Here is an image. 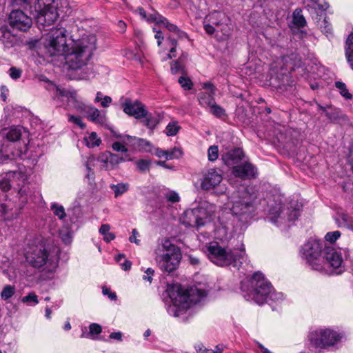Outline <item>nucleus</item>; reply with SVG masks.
<instances>
[{
    "label": "nucleus",
    "mask_w": 353,
    "mask_h": 353,
    "mask_svg": "<svg viewBox=\"0 0 353 353\" xmlns=\"http://www.w3.org/2000/svg\"><path fill=\"white\" fill-rule=\"evenodd\" d=\"M214 95L212 93L208 92L200 93L199 96V103L205 108H210L215 103Z\"/></svg>",
    "instance_id": "obj_30"
},
{
    "label": "nucleus",
    "mask_w": 353,
    "mask_h": 353,
    "mask_svg": "<svg viewBox=\"0 0 353 353\" xmlns=\"http://www.w3.org/2000/svg\"><path fill=\"white\" fill-rule=\"evenodd\" d=\"M164 17L160 15L158 13L150 14L149 16H147V20L149 22H155L157 24H161L162 21L163 20Z\"/></svg>",
    "instance_id": "obj_50"
},
{
    "label": "nucleus",
    "mask_w": 353,
    "mask_h": 353,
    "mask_svg": "<svg viewBox=\"0 0 353 353\" xmlns=\"http://www.w3.org/2000/svg\"><path fill=\"white\" fill-rule=\"evenodd\" d=\"M89 328L91 334H99L101 332V327L97 323L90 324Z\"/></svg>",
    "instance_id": "obj_60"
},
{
    "label": "nucleus",
    "mask_w": 353,
    "mask_h": 353,
    "mask_svg": "<svg viewBox=\"0 0 353 353\" xmlns=\"http://www.w3.org/2000/svg\"><path fill=\"white\" fill-rule=\"evenodd\" d=\"M66 30L63 28H52L46 34L43 47L50 57L64 55L69 48Z\"/></svg>",
    "instance_id": "obj_8"
},
{
    "label": "nucleus",
    "mask_w": 353,
    "mask_h": 353,
    "mask_svg": "<svg viewBox=\"0 0 353 353\" xmlns=\"http://www.w3.org/2000/svg\"><path fill=\"white\" fill-rule=\"evenodd\" d=\"M86 145L88 148H94L99 146L101 143V140L98 137L96 132H92L88 137L84 139Z\"/></svg>",
    "instance_id": "obj_35"
},
{
    "label": "nucleus",
    "mask_w": 353,
    "mask_h": 353,
    "mask_svg": "<svg viewBox=\"0 0 353 353\" xmlns=\"http://www.w3.org/2000/svg\"><path fill=\"white\" fill-rule=\"evenodd\" d=\"M32 301L34 305L39 303L37 296L34 292H30L27 296H25L22 298L23 303H30Z\"/></svg>",
    "instance_id": "obj_53"
},
{
    "label": "nucleus",
    "mask_w": 353,
    "mask_h": 353,
    "mask_svg": "<svg viewBox=\"0 0 353 353\" xmlns=\"http://www.w3.org/2000/svg\"><path fill=\"white\" fill-rule=\"evenodd\" d=\"M208 159L210 161H214L217 159L219 157V149L216 145H212L209 148L208 151Z\"/></svg>",
    "instance_id": "obj_43"
},
{
    "label": "nucleus",
    "mask_w": 353,
    "mask_h": 353,
    "mask_svg": "<svg viewBox=\"0 0 353 353\" xmlns=\"http://www.w3.org/2000/svg\"><path fill=\"white\" fill-rule=\"evenodd\" d=\"M222 179L223 177L221 174L214 169H210L204 175L201 187L204 190H210L218 185Z\"/></svg>",
    "instance_id": "obj_19"
},
{
    "label": "nucleus",
    "mask_w": 353,
    "mask_h": 353,
    "mask_svg": "<svg viewBox=\"0 0 353 353\" xmlns=\"http://www.w3.org/2000/svg\"><path fill=\"white\" fill-rule=\"evenodd\" d=\"M143 119H144L141 122L150 130H153L159 123L157 119L152 114L148 113L147 110L146 115Z\"/></svg>",
    "instance_id": "obj_34"
},
{
    "label": "nucleus",
    "mask_w": 353,
    "mask_h": 353,
    "mask_svg": "<svg viewBox=\"0 0 353 353\" xmlns=\"http://www.w3.org/2000/svg\"><path fill=\"white\" fill-rule=\"evenodd\" d=\"M183 70V65L179 60L176 61L171 65V71L173 74H176L179 72H182Z\"/></svg>",
    "instance_id": "obj_57"
},
{
    "label": "nucleus",
    "mask_w": 353,
    "mask_h": 353,
    "mask_svg": "<svg viewBox=\"0 0 353 353\" xmlns=\"http://www.w3.org/2000/svg\"><path fill=\"white\" fill-rule=\"evenodd\" d=\"M345 56L347 62L353 70V32L349 35L346 41Z\"/></svg>",
    "instance_id": "obj_29"
},
{
    "label": "nucleus",
    "mask_w": 353,
    "mask_h": 353,
    "mask_svg": "<svg viewBox=\"0 0 353 353\" xmlns=\"http://www.w3.org/2000/svg\"><path fill=\"white\" fill-rule=\"evenodd\" d=\"M22 70L16 67H11L9 70L10 77L14 80L19 79L21 76Z\"/></svg>",
    "instance_id": "obj_52"
},
{
    "label": "nucleus",
    "mask_w": 353,
    "mask_h": 353,
    "mask_svg": "<svg viewBox=\"0 0 353 353\" xmlns=\"http://www.w3.org/2000/svg\"><path fill=\"white\" fill-rule=\"evenodd\" d=\"M293 23L299 28H303L306 24V21L302 14V10L300 8H296L293 12Z\"/></svg>",
    "instance_id": "obj_33"
},
{
    "label": "nucleus",
    "mask_w": 353,
    "mask_h": 353,
    "mask_svg": "<svg viewBox=\"0 0 353 353\" xmlns=\"http://www.w3.org/2000/svg\"><path fill=\"white\" fill-rule=\"evenodd\" d=\"M205 210L202 208H194L186 210L181 217V222L186 227L196 228L197 229L203 226L208 217L205 216Z\"/></svg>",
    "instance_id": "obj_15"
},
{
    "label": "nucleus",
    "mask_w": 353,
    "mask_h": 353,
    "mask_svg": "<svg viewBox=\"0 0 353 353\" xmlns=\"http://www.w3.org/2000/svg\"><path fill=\"white\" fill-rule=\"evenodd\" d=\"M103 294L104 295H108L109 299L111 300L117 299V294L114 292H112L110 290L106 287L103 288Z\"/></svg>",
    "instance_id": "obj_62"
},
{
    "label": "nucleus",
    "mask_w": 353,
    "mask_h": 353,
    "mask_svg": "<svg viewBox=\"0 0 353 353\" xmlns=\"http://www.w3.org/2000/svg\"><path fill=\"white\" fill-rule=\"evenodd\" d=\"M334 221L339 228L353 230V219L345 212H337L334 216Z\"/></svg>",
    "instance_id": "obj_25"
},
{
    "label": "nucleus",
    "mask_w": 353,
    "mask_h": 353,
    "mask_svg": "<svg viewBox=\"0 0 353 353\" xmlns=\"http://www.w3.org/2000/svg\"><path fill=\"white\" fill-rule=\"evenodd\" d=\"M283 296L281 292H276L273 289L271 290V293L269 294L268 297V301H272L274 302H279L283 300Z\"/></svg>",
    "instance_id": "obj_47"
},
{
    "label": "nucleus",
    "mask_w": 353,
    "mask_h": 353,
    "mask_svg": "<svg viewBox=\"0 0 353 353\" xmlns=\"http://www.w3.org/2000/svg\"><path fill=\"white\" fill-rule=\"evenodd\" d=\"M207 253L210 260L219 266H232L239 269L246 261L244 248L231 250L214 243L207 248Z\"/></svg>",
    "instance_id": "obj_5"
},
{
    "label": "nucleus",
    "mask_w": 353,
    "mask_h": 353,
    "mask_svg": "<svg viewBox=\"0 0 353 353\" xmlns=\"http://www.w3.org/2000/svg\"><path fill=\"white\" fill-rule=\"evenodd\" d=\"M155 259L160 269L170 273L175 270L181 259L180 249L168 239H163L155 250Z\"/></svg>",
    "instance_id": "obj_7"
},
{
    "label": "nucleus",
    "mask_w": 353,
    "mask_h": 353,
    "mask_svg": "<svg viewBox=\"0 0 353 353\" xmlns=\"http://www.w3.org/2000/svg\"><path fill=\"white\" fill-rule=\"evenodd\" d=\"M15 292L16 288L14 285H6L1 292V298L4 301H7L15 294Z\"/></svg>",
    "instance_id": "obj_37"
},
{
    "label": "nucleus",
    "mask_w": 353,
    "mask_h": 353,
    "mask_svg": "<svg viewBox=\"0 0 353 353\" xmlns=\"http://www.w3.org/2000/svg\"><path fill=\"white\" fill-rule=\"evenodd\" d=\"M154 271L153 269L149 268L145 271V274L143 276V279L144 281H148L149 283H152V276L154 275Z\"/></svg>",
    "instance_id": "obj_59"
},
{
    "label": "nucleus",
    "mask_w": 353,
    "mask_h": 353,
    "mask_svg": "<svg viewBox=\"0 0 353 353\" xmlns=\"http://www.w3.org/2000/svg\"><path fill=\"white\" fill-rule=\"evenodd\" d=\"M112 149L114 151L121 152L123 153H126L128 152V149L126 148V147L119 141L114 142L112 144Z\"/></svg>",
    "instance_id": "obj_58"
},
{
    "label": "nucleus",
    "mask_w": 353,
    "mask_h": 353,
    "mask_svg": "<svg viewBox=\"0 0 353 353\" xmlns=\"http://www.w3.org/2000/svg\"><path fill=\"white\" fill-rule=\"evenodd\" d=\"M37 21L43 26L52 25L60 16L64 17L70 12L66 0H37Z\"/></svg>",
    "instance_id": "obj_4"
},
{
    "label": "nucleus",
    "mask_w": 353,
    "mask_h": 353,
    "mask_svg": "<svg viewBox=\"0 0 353 353\" xmlns=\"http://www.w3.org/2000/svg\"><path fill=\"white\" fill-rule=\"evenodd\" d=\"M172 288L176 292V294L170 292L169 295L172 299L176 301L179 300L180 303L183 304V307H189L192 304H196L199 302L202 298L205 296V293L203 290L197 289L196 288H190V289L184 290L180 285H174Z\"/></svg>",
    "instance_id": "obj_11"
},
{
    "label": "nucleus",
    "mask_w": 353,
    "mask_h": 353,
    "mask_svg": "<svg viewBox=\"0 0 353 353\" xmlns=\"http://www.w3.org/2000/svg\"><path fill=\"white\" fill-rule=\"evenodd\" d=\"M110 226L108 224H103L100 229L99 232L103 236V239L106 242H110L115 238L113 233L110 232Z\"/></svg>",
    "instance_id": "obj_36"
},
{
    "label": "nucleus",
    "mask_w": 353,
    "mask_h": 353,
    "mask_svg": "<svg viewBox=\"0 0 353 353\" xmlns=\"http://www.w3.org/2000/svg\"><path fill=\"white\" fill-rule=\"evenodd\" d=\"M161 25H163L169 31L174 32L179 39L187 38V34L181 30L176 25L171 23L169 21L164 17Z\"/></svg>",
    "instance_id": "obj_28"
},
{
    "label": "nucleus",
    "mask_w": 353,
    "mask_h": 353,
    "mask_svg": "<svg viewBox=\"0 0 353 353\" xmlns=\"http://www.w3.org/2000/svg\"><path fill=\"white\" fill-rule=\"evenodd\" d=\"M203 28L205 30L206 33L208 34H212L216 31V28H214V26L208 22V20L205 19L203 22Z\"/></svg>",
    "instance_id": "obj_56"
},
{
    "label": "nucleus",
    "mask_w": 353,
    "mask_h": 353,
    "mask_svg": "<svg viewBox=\"0 0 353 353\" xmlns=\"http://www.w3.org/2000/svg\"><path fill=\"white\" fill-rule=\"evenodd\" d=\"M166 199L171 203H176L180 201L179 194L174 191H169L165 194Z\"/></svg>",
    "instance_id": "obj_51"
},
{
    "label": "nucleus",
    "mask_w": 353,
    "mask_h": 353,
    "mask_svg": "<svg viewBox=\"0 0 353 353\" xmlns=\"http://www.w3.org/2000/svg\"><path fill=\"white\" fill-rule=\"evenodd\" d=\"M166 41L168 44L171 46L170 52V54H168V57L169 59H172V57H174V55H172L171 54H173L176 51V47L177 45V41L174 38H172L171 37H168Z\"/></svg>",
    "instance_id": "obj_46"
},
{
    "label": "nucleus",
    "mask_w": 353,
    "mask_h": 353,
    "mask_svg": "<svg viewBox=\"0 0 353 353\" xmlns=\"http://www.w3.org/2000/svg\"><path fill=\"white\" fill-rule=\"evenodd\" d=\"M243 157V152L241 148H236L230 150L222 151L221 159L227 165H232L239 163Z\"/></svg>",
    "instance_id": "obj_21"
},
{
    "label": "nucleus",
    "mask_w": 353,
    "mask_h": 353,
    "mask_svg": "<svg viewBox=\"0 0 353 353\" xmlns=\"http://www.w3.org/2000/svg\"><path fill=\"white\" fill-rule=\"evenodd\" d=\"M97 39L94 35L83 36L77 41H72L64 54L65 63L69 68L78 70L85 66L96 49Z\"/></svg>",
    "instance_id": "obj_3"
},
{
    "label": "nucleus",
    "mask_w": 353,
    "mask_h": 353,
    "mask_svg": "<svg viewBox=\"0 0 353 353\" xmlns=\"http://www.w3.org/2000/svg\"><path fill=\"white\" fill-rule=\"evenodd\" d=\"M166 152H167L166 160L179 159L183 154L182 150L180 148H176V147L171 149L170 150H166Z\"/></svg>",
    "instance_id": "obj_39"
},
{
    "label": "nucleus",
    "mask_w": 353,
    "mask_h": 353,
    "mask_svg": "<svg viewBox=\"0 0 353 353\" xmlns=\"http://www.w3.org/2000/svg\"><path fill=\"white\" fill-rule=\"evenodd\" d=\"M68 121L78 125L81 129L85 128V123H84L79 117H74V115L68 116Z\"/></svg>",
    "instance_id": "obj_49"
},
{
    "label": "nucleus",
    "mask_w": 353,
    "mask_h": 353,
    "mask_svg": "<svg viewBox=\"0 0 353 353\" xmlns=\"http://www.w3.org/2000/svg\"><path fill=\"white\" fill-rule=\"evenodd\" d=\"M13 208H10L6 203L0 204V216L3 217L5 219H10L13 218L14 215L18 214V210L15 209L12 212Z\"/></svg>",
    "instance_id": "obj_32"
},
{
    "label": "nucleus",
    "mask_w": 353,
    "mask_h": 353,
    "mask_svg": "<svg viewBox=\"0 0 353 353\" xmlns=\"http://www.w3.org/2000/svg\"><path fill=\"white\" fill-rule=\"evenodd\" d=\"M28 187L23 185L18 191V195L22 204H25L28 201Z\"/></svg>",
    "instance_id": "obj_44"
},
{
    "label": "nucleus",
    "mask_w": 353,
    "mask_h": 353,
    "mask_svg": "<svg viewBox=\"0 0 353 353\" xmlns=\"http://www.w3.org/2000/svg\"><path fill=\"white\" fill-rule=\"evenodd\" d=\"M88 119L97 124H103L106 122L105 114L101 113L97 108L89 106L85 110Z\"/></svg>",
    "instance_id": "obj_24"
},
{
    "label": "nucleus",
    "mask_w": 353,
    "mask_h": 353,
    "mask_svg": "<svg viewBox=\"0 0 353 353\" xmlns=\"http://www.w3.org/2000/svg\"><path fill=\"white\" fill-rule=\"evenodd\" d=\"M25 257L30 265L37 269L52 266L53 263L49 250L42 243L30 245L26 252Z\"/></svg>",
    "instance_id": "obj_9"
},
{
    "label": "nucleus",
    "mask_w": 353,
    "mask_h": 353,
    "mask_svg": "<svg viewBox=\"0 0 353 353\" xmlns=\"http://www.w3.org/2000/svg\"><path fill=\"white\" fill-rule=\"evenodd\" d=\"M9 23L13 28L28 30L32 26V18L19 9L13 10L9 15Z\"/></svg>",
    "instance_id": "obj_16"
},
{
    "label": "nucleus",
    "mask_w": 353,
    "mask_h": 353,
    "mask_svg": "<svg viewBox=\"0 0 353 353\" xmlns=\"http://www.w3.org/2000/svg\"><path fill=\"white\" fill-rule=\"evenodd\" d=\"M321 259H323L322 269L316 270V271L325 274H332L334 271L336 274H341L343 271L342 255L334 248H325L323 250Z\"/></svg>",
    "instance_id": "obj_12"
},
{
    "label": "nucleus",
    "mask_w": 353,
    "mask_h": 353,
    "mask_svg": "<svg viewBox=\"0 0 353 353\" xmlns=\"http://www.w3.org/2000/svg\"><path fill=\"white\" fill-rule=\"evenodd\" d=\"M210 112L216 116V117H221L225 115V110L221 106L214 103L211 107H210Z\"/></svg>",
    "instance_id": "obj_41"
},
{
    "label": "nucleus",
    "mask_w": 353,
    "mask_h": 353,
    "mask_svg": "<svg viewBox=\"0 0 353 353\" xmlns=\"http://www.w3.org/2000/svg\"><path fill=\"white\" fill-rule=\"evenodd\" d=\"M110 188L113 190L114 197L117 198L128 191L130 185L128 183H120L118 184H112L110 185Z\"/></svg>",
    "instance_id": "obj_31"
},
{
    "label": "nucleus",
    "mask_w": 353,
    "mask_h": 353,
    "mask_svg": "<svg viewBox=\"0 0 353 353\" xmlns=\"http://www.w3.org/2000/svg\"><path fill=\"white\" fill-rule=\"evenodd\" d=\"M112 103V99L110 97L105 96L101 101V105L103 108L108 107Z\"/></svg>",
    "instance_id": "obj_63"
},
{
    "label": "nucleus",
    "mask_w": 353,
    "mask_h": 353,
    "mask_svg": "<svg viewBox=\"0 0 353 353\" xmlns=\"http://www.w3.org/2000/svg\"><path fill=\"white\" fill-rule=\"evenodd\" d=\"M125 143L126 144H130L132 146L137 145L140 149H143L145 151H150V143L145 139L132 137L128 135L125 136Z\"/></svg>",
    "instance_id": "obj_26"
},
{
    "label": "nucleus",
    "mask_w": 353,
    "mask_h": 353,
    "mask_svg": "<svg viewBox=\"0 0 353 353\" xmlns=\"http://www.w3.org/2000/svg\"><path fill=\"white\" fill-rule=\"evenodd\" d=\"M106 158H108V152L103 154L98 159V161L102 163L101 168L105 170H112L111 166L109 164V161L105 160Z\"/></svg>",
    "instance_id": "obj_55"
},
{
    "label": "nucleus",
    "mask_w": 353,
    "mask_h": 353,
    "mask_svg": "<svg viewBox=\"0 0 353 353\" xmlns=\"http://www.w3.org/2000/svg\"><path fill=\"white\" fill-rule=\"evenodd\" d=\"M24 129L21 125L6 128L0 132V162L23 158L28 151L27 144L22 141Z\"/></svg>",
    "instance_id": "obj_1"
},
{
    "label": "nucleus",
    "mask_w": 353,
    "mask_h": 353,
    "mask_svg": "<svg viewBox=\"0 0 353 353\" xmlns=\"http://www.w3.org/2000/svg\"><path fill=\"white\" fill-rule=\"evenodd\" d=\"M130 159H131L126 154L120 156L112 152H108V158L105 159L106 161H109V164L110 165L112 170L120 163L125 161H130Z\"/></svg>",
    "instance_id": "obj_27"
},
{
    "label": "nucleus",
    "mask_w": 353,
    "mask_h": 353,
    "mask_svg": "<svg viewBox=\"0 0 353 353\" xmlns=\"http://www.w3.org/2000/svg\"><path fill=\"white\" fill-rule=\"evenodd\" d=\"M301 205L296 201L290 203V206L283 210L281 204H275L269 210V219L275 224L287 221H294L300 215Z\"/></svg>",
    "instance_id": "obj_10"
},
{
    "label": "nucleus",
    "mask_w": 353,
    "mask_h": 353,
    "mask_svg": "<svg viewBox=\"0 0 353 353\" xmlns=\"http://www.w3.org/2000/svg\"><path fill=\"white\" fill-rule=\"evenodd\" d=\"M179 126L175 123H170L166 128L165 133L168 136H174L177 134Z\"/></svg>",
    "instance_id": "obj_42"
},
{
    "label": "nucleus",
    "mask_w": 353,
    "mask_h": 353,
    "mask_svg": "<svg viewBox=\"0 0 353 353\" xmlns=\"http://www.w3.org/2000/svg\"><path fill=\"white\" fill-rule=\"evenodd\" d=\"M335 87L339 90L340 94L346 99H352V95L347 89L346 85L341 81H336Z\"/></svg>",
    "instance_id": "obj_38"
},
{
    "label": "nucleus",
    "mask_w": 353,
    "mask_h": 353,
    "mask_svg": "<svg viewBox=\"0 0 353 353\" xmlns=\"http://www.w3.org/2000/svg\"><path fill=\"white\" fill-rule=\"evenodd\" d=\"M340 236L341 232L336 230L334 232H327L325 236V239L328 242L334 243Z\"/></svg>",
    "instance_id": "obj_48"
},
{
    "label": "nucleus",
    "mask_w": 353,
    "mask_h": 353,
    "mask_svg": "<svg viewBox=\"0 0 353 353\" xmlns=\"http://www.w3.org/2000/svg\"><path fill=\"white\" fill-rule=\"evenodd\" d=\"M24 176L21 172H8L0 179V188L3 192H7L10 189L14 181L20 178H22L23 181Z\"/></svg>",
    "instance_id": "obj_23"
},
{
    "label": "nucleus",
    "mask_w": 353,
    "mask_h": 353,
    "mask_svg": "<svg viewBox=\"0 0 353 353\" xmlns=\"http://www.w3.org/2000/svg\"><path fill=\"white\" fill-rule=\"evenodd\" d=\"M0 41L6 47H11L17 41L15 36L11 33L5 21L0 19Z\"/></svg>",
    "instance_id": "obj_22"
},
{
    "label": "nucleus",
    "mask_w": 353,
    "mask_h": 353,
    "mask_svg": "<svg viewBox=\"0 0 353 353\" xmlns=\"http://www.w3.org/2000/svg\"><path fill=\"white\" fill-rule=\"evenodd\" d=\"M139 232L136 229H133L132 231V235L129 238V241L131 243H134L137 245L140 244V240L138 239Z\"/></svg>",
    "instance_id": "obj_61"
},
{
    "label": "nucleus",
    "mask_w": 353,
    "mask_h": 353,
    "mask_svg": "<svg viewBox=\"0 0 353 353\" xmlns=\"http://www.w3.org/2000/svg\"><path fill=\"white\" fill-rule=\"evenodd\" d=\"M51 210L53 211L54 214L57 216L60 219H62L65 216V210L62 205L53 203L51 205Z\"/></svg>",
    "instance_id": "obj_40"
},
{
    "label": "nucleus",
    "mask_w": 353,
    "mask_h": 353,
    "mask_svg": "<svg viewBox=\"0 0 353 353\" xmlns=\"http://www.w3.org/2000/svg\"><path fill=\"white\" fill-rule=\"evenodd\" d=\"M150 162L145 159H141L137 162V165L139 170L141 172H145L149 170Z\"/></svg>",
    "instance_id": "obj_54"
},
{
    "label": "nucleus",
    "mask_w": 353,
    "mask_h": 353,
    "mask_svg": "<svg viewBox=\"0 0 353 353\" xmlns=\"http://www.w3.org/2000/svg\"><path fill=\"white\" fill-rule=\"evenodd\" d=\"M122 107L125 114L132 116L135 119H140L146 115L145 105L139 101L132 102L130 100H126Z\"/></svg>",
    "instance_id": "obj_18"
},
{
    "label": "nucleus",
    "mask_w": 353,
    "mask_h": 353,
    "mask_svg": "<svg viewBox=\"0 0 353 353\" xmlns=\"http://www.w3.org/2000/svg\"><path fill=\"white\" fill-rule=\"evenodd\" d=\"M232 214L242 222L251 219L257 203V192L252 187L241 185L228 196Z\"/></svg>",
    "instance_id": "obj_2"
},
{
    "label": "nucleus",
    "mask_w": 353,
    "mask_h": 353,
    "mask_svg": "<svg viewBox=\"0 0 353 353\" xmlns=\"http://www.w3.org/2000/svg\"><path fill=\"white\" fill-rule=\"evenodd\" d=\"M178 81H179V83L181 85V87L184 90H190L192 88L193 84H192L191 80L188 77H181L179 79Z\"/></svg>",
    "instance_id": "obj_45"
},
{
    "label": "nucleus",
    "mask_w": 353,
    "mask_h": 353,
    "mask_svg": "<svg viewBox=\"0 0 353 353\" xmlns=\"http://www.w3.org/2000/svg\"><path fill=\"white\" fill-rule=\"evenodd\" d=\"M205 18L208 22H210L216 28L217 32L220 31L224 35L229 34V19L225 13L214 11Z\"/></svg>",
    "instance_id": "obj_17"
},
{
    "label": "nucleus",
    "mask_w": 353,
    "mask_h": 353,
    "mask_svg": "<svg viewBox=\"0 0 353 353\" xmlns=\"http://www.w3.org/2000/svg\"><path fill=\"white\" fill-rule=\"evenodd\" d=\"M14 3L26 9L30 6V0H14Z\"/></svg>",
    "instance_id": "obj_64"
},
{
    "label": "nucleus",
    "mask_w": 353,
    "mask_h": 353,
    "mask_svg": "<svg viewBox=\"0 0 353 353\" xmlns=\"http://www.w3.org/2000/svg\"><path fill=\"white\" fill-rule=\"evenodd\" d=\"M241 288L248 301L261 305L268 301L272 286L261 273L256 272L251 279L242 281Z\"/></svg>",
    "instance_id": "obj_6"
},
{
    "label": "nucleus",
    "mask_w": 353,
    "mask_h": 353,
    "mask_svg": "<svg viewBox=\"0 0 353 353\" xmlns=\"http://www.w3.org/2000/svg\"><path fill=\"white\" fill-rule=\"evenodd\" d=\"M232 172L236 177L248 179L255 177L256 170L252 164L246 162L242 165L234 166Z\"/></svg>",
    "instance_id": "obj_20"
},
{
    "label": "nucleus",
    "mask_w": 353,
    "mask_h": 353,
    "mask_svg": "<svg viewBox=\"0 0 353 353\" xmlns=\"http://www.w3.org/2000/svg\"><path fill=\"white\" fill-rule=\"evenodd\" d=\"M323 250L320 243L314 239L309 240L301 249V257L314 270L322 269Z\"/></svg>",
    "instance_id": "obj_13"
},
{
    "label": "nucleus",
    "mask_w": 353,
    "mask_h": 353,
    "mask_svg": "<svg viewBox=\"0 0 353 353\" xmlns=\"http://www.w3.org/2000/svg\"><path fill=\"white\" fill-rule=\"evenodd\" d=\"M342 336L332 330H317L308 335L310 343L316 347L325 348L333 346L341 341Z\"/></svg>",
    "instance_id": "obj_14"
}]
</instances>
